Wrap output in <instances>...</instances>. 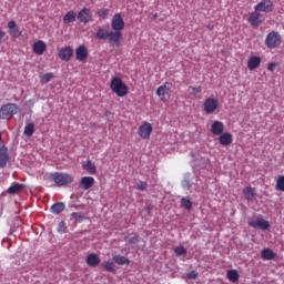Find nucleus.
<instances>
[{
    "mask_svg": "<svg viewBox=\"0 0 284 284\" xmlns=\"http://www.w3.org/2000/svg\"><path fill=\"white\" fill-rule=\"evenodd\" d=\"M0 141H1V132H0Z\"/></svg>",
    "mask_w": 284,
    "mask_h": 284,
    "instance_id": "nucleus-50",
    "label": "nucleus"
},
{
    "mask_svg": "<svg viewBox=\"0 0 284 284\" xmlns=\"http://www.w3.org/2000/svg\"><path fill=\"white\" fill-rule=\"evenodd\" d=\"M155 94L159 97L162 103H168V101L172 99V83L165 82L164 84L160 85Z\"/></svg>",
    "mask_w": 284,
    "mask_h": 284,
    "instance_id": "nucleus-5",
    "label": "nucleus"
},
{
    "mask_svg": "<svg viewBox=\"0 0 284 284\" xmlns=\"http://www.w3.org/2000/svg\"><path fill=\"white\" fill-rule=\"evenodd\" d=\"M73 54L74 50L72 49V47H64L59 51V58L61 59V61H70Z\"/></svg>",
    "mask_w": 284,
    "mask_h": 284,
    "instance_id": "nucleus-15",
    "label": "nucleus"
},
{
    "mask_svg": "<svg viewBox=\"0 0 284 284\" xmlns=\"http://www.w3.org/2000/svg\"><path fill=\"white\" fill-rule=\"evenodd\" d=\"M111 28L113 31L121 32L125 29V21L123 20V16L121 13H115L111 20Z\"/></svg>",
    "mask_w": 284,
    "mask_h": 284,
    "instance_id": "nucleus-8",
    "label": "nucleus"
},
{
    "mask_svg": "<svg viewBox=\"0 0 284 284\" xmlns=\"http://www.w3.org/2000/svg\"><path fill=\"white\" fill-rule=\"evenodd\" d=\"M71 219H75V221H83V215L81 213L73 212L71 213Z\"/></svg>",
    "mask_w": 284,
    "mask_h": 284,
    "instance_id": "nucleus-44",
    "label": "nucleus"
},
{
    "mask_svg": "<svg viewBox=\"0 0 284 284\" xmlns=\"http://www.w3.org/2000/svg\"><path fill=\"white\" fill-rule=\"evenodd\" d=\"M124 241H128V243L134 245L141 241V237L139 235H134L133 237H124Z\"/></svg>",
    "mask_w": 284,
    "mask_h": 284,
    "instance_id": "nucleus-40",
    "label": "nucleus"
},
{
    "mask_svg": "<svg viewBox=\"0 0 284 284\" xmlns=\"http://www.w3.org/2000/svg\"><path fill=\"white\" fill-rule=\"evenodd\" d=\"M6 37V32L0 29V43H3V38Z\"/></svg>",
    "mask_w": 284,
    "mask_h": 284,
    "instance_id": "nucleus-47",
    "label": "nucleus"
},
{
    "mask_svg": "<svg viewBox=\"0 0 284 284\" xmlns=\"http://www.w3.org/2000/svg\"><path fill=\"white\" fill-rule=\"evenodd\" d=\"M226 278H229V281H231V283H237L239 282V271H236V270L227 271Z\"/></svg>",
    "mask_w": 284,
    "mask_h": 284,
    "instance_id": "nucleus-31",
    "label": "nucleus"
},
{
    "mask_svg": "<svg viewBox=\"0 0 284 284\" xmlns=\"http://www.w3.org/2000/svg\"><path fill=\"white\" fill-rule=\"evenodd\" d=\"M114 263L118 265H130V258L123 256V255H115L113 256Z\"/></svg>",
    "mask_w": 284,
    "mask_h": 284,
    "instance_id": "nucleus-32",
    "label": "nucleus"
},
{
    "mask_svg": "<svg viewBox=\"0 0 284 284\" xmlns=\"http://www.w3.org/2000/svg\"><path fill=\"white\" fill-rule=\"evenodd\" d=\"M8 29L10 37L13 39H19V37H21V30H19L14 20L8 22Z\"/></svg>",
    "mask_w": 284,
    "mask_h": 284,
    "instance_id": "nucleus-17",
    "label": "nucleus"
},
{
    "mask_svg": "<svg viewBox=\"0 0 284 284\" xmlns=\"http://www.w3.org/2000/svg\"><path fill=\"white\" fill-rule=\"evenodd\" d=\"M32 134H34V123L30 122L24 128V135L32 136Z\"/></svg>",
    "mask_w": 284,
    "mask_h": 284,
    "instance_id": "nucleus-34",
    "label": "nucleus"
},
{
    "mask_svg": "<svg viewBox=\"0 0 284 284\" xmlns=\"http://www.w3.org/2000/svg\"><path fill=\"white\" fill-rule=\"evenodd\" d=\"M264 43L268 50H276L283 43V36L278 31H271L266 34Z\"/></svg>",
    "mask_w": 284,
    "mask_h": 284,
    "instance_id": "nucleus-2",
    "label": "nucleus"
},
{
    "mask_svg": "<svg viewBox=\"0 0 284 284\" xmlns=\"http://www.w3.org/2000/svg\"><path fill=\"white\" fill-rule=\"evenodd\" d=\"M275 190H277V192H284V175L276 178Z\"/></svg>",
    "mask_w": 284,
    "mask_h": 284,
    "instance_id": "nucleus-33",
    "label": "nucleus"
},
{
    "mask_svg": "<svg viewBox=\"0 0 284 284\" xmlns=\"http://www.w3.org/2000/svg\"><path fill=\"white\" fill-rule=\"evenodd\" d=\"M88 48L85 47V44H81L75 50V59L78 61H85L88 59Z\"/></svg>",
    "mask_w": 284,
    "mask_h": 284,
    "instance_id": "nucleus-20",
    "label": "nucleus"
},
{
    "mask_svg": "<svg viewBox=\"0 0 284 284\" xmlns=\"http://www.w3.org/2000/svg\"><path fill=\"white\" fill-rule=\"evenodd\" d=\"M242 192L246 201H254V199L256 197V191L252 186L244 187Z\"/></svg>",
    "mask_w": 284,
    "mask_h": 284,
    "instance_id": "nucleus-27",
    "label": "nucleus"
},
{
    "mask_svg": "<svg viewBox=\"0 0 284 284\" xmlns=\"http://www.w3.org/2000/svg\"><path fill=\"white\" fill-rule=\"evenodd\" d=\"M85 263L89 267H99L101 265V257L95 253H91L87 256Z\"/></svg>",
    "mask_w": 284,
    "mask_h": 284,
    "instance_id": "nucleus-16",
    "label": "nucleus"
},
{
    "mask_svg": "<svg viewBox=\"0 0 284 284\" xmlns=\"http://www.w3.org/2000/svg\"><path fill=\"white\" fill-rule=\"evenodd\" d=\"M110 36V31H108V29L101 27L98 29L95 37L100 40L105 41L108 39V37Z\"/></svg>",
    "mask_w": 284,
    "mask_h": 284,
    "instance_id": "nucleus-30",
    "label": "nucleus"
},
{
    "mask_svg": "<svg viewBox=\"0 0 284 284\" xmlns=\"http://www.w3.org/2000/svg\"><path fill=\"white\" fill-rule=\"evenodd\" d=\"M106 39H109L110 45H115L119 48V47H121V43L123 41V32L110 31L109 37Z\"/></svg>",
    "mask_w": 284,
    "mask_h": 284,
    "instance_id": "nucleus-10",
    "label": "nucleus"
},
{
    "mask_svg": "<svg viewBox=\"0 0 284 284\" xmlns=\"http://www.w3.org/2000/svg\"><path fill=\"white\" fill-rule=\"evenodd\" d=\"M110 14V9H99L98 10V17L101 19H105Z\"/></svg>",
    "mask_w": 284,
    "mask_h": 284,
    "instance_id": "nucleus-39",
    "label": "nucleus"
},
{
    "mask_svg": "<svg viewBox=\"0 0 284 284\" xmlns=\"http://www.w3.org/2000/svg\"><path fill=\"white\" fill-rule=\"evenodd\" d=\"M103 267L105 272H116V265H114V262H104Z\"/></svg>",
    "mask_w": 284,
    "mask_h": 284,
    "instance_id": "nucleus-35",
    "label": "nucleus"
},
{
    "mask_svg": "<svg viewBox=\"0 0 284 284\" xmlns=\"http://www.w3.org/2000/svg\"><path fill=\"white\" fill-rule=\"evenodd\" d=\"M80 185L81 187H83V190H90V187L94 185V178L92 176L82 178L80 181Z\"/></svg>",
    "mask_w": 284,
    "mask_h": 284,
    "instance_id": "nucleus-25",
    "label": "nucleus"
},
{
    "mask_svg": "<svg viewBox=\"0 0 284 284\" xmlns=\"http://www.w3.org/2000/svg\"><path fill=\"white\" fill-rule=\"evenodd\" d=\"M254 10L260 13L265 12L266 14H270V12L274 10V2H272V0H262L254 7Z\"/></svg>",
    "mask_w": 284,
    "mask_h": 284,
    "instance_id": "nucleus-9",
    "label": "nucleus"
},
{
    "mask_svg": "<svg viewBox=\"0 0 284 284\" xmlns=\"http://www.w3.org/2000/svg\"><path fill=\"white\" fill-rule=\"evenodd\" d=\"M247 21L253 28H258V26L265 21V16L260 11L254 10V12L248 14Z\"/></svg>",
    "mask_w": 284,
    "mask_h": 284,
    "instance_id": "nucleus-6",
    "label": "nucleus"
},
{
    "mask_svg": "<svg viewBox=\"0 0 284 284\" xmlns=\"http://www.w3.org/2000/svg\"><path fill=\"white\" fill-rule=\"evenodd\" d=\"M48 45L43 42V40H38L36 43H33L32 52L34 54H38V57H41L43 52H45Z\"/></svg>",
    "mask_w": 284,
    "mask_h": 284,
    "instance_id": "nucleus-19",
    "label": "nucleus"
},
{
    "mask_svg": "<svg viewBox=\"0 0 284 284\" xmlns=\"http://www.w3.org/2000/svg\"><path fill=\"white\" fill-rule=\"evenodd\" d=\"M159 18V13H150V19H152L153 21L156 20Z\"/></svg>",
    "mask_w": 284,
    "mask_h": 284,
    "instance_id": "nucleus-48",
    "label": "nucleus"
},
{
    "mask_svg": "<svg viewBox=\"0 0 284 284\" xmlns=\"http://www.w3.org/2000/svg\"><path fill=\"white\" fill-rule=\"evenodd\" d=\"M187 277L192 278V281H196V278H199V273L196 271H191L187 273Z\"/></svg>",
    "mask_w": 284,
    "mask_h": 284,
    "instance_id": "nucleus-42",
    "label": "nucleus"
},
{
    "mask_svg": "<svg viewBox=\"0 0 284 284\" xmlns=\"http://www.w3.org/2000/svg\"><path fill=\"white\" fill-rule=\"evenodd\" d=\"M203 110L205 114H214L219 110V100L215 98H209L204 101Z\"/></svg>",
    "mask_w": 284,
    "mask_h": 284,
    "instance_id": "nucleus-7",
    "label": "nucleus"
},
{
    "mask_svg": "<svg viewBox=\"0 0 284 284\" xmlns=\"http://www.w3.org/2000/svg\"><path fill=\"white\" fill-rule=\"evenodd\" d=\"M146 187H148V182L140 181L138 183V190H141V192L145 191Z\"/></svg>",
    "mask_w": 284,
    "mask_h": 284,
    "instance_id": "nucleus-43",
    "label": "nucleus"
},
{
    "mask_svg": "<svg viewBox=\"0 0 284 284\" xmlns=\"http://www.w3.org/2000/svg\"><path fill=\"white\" fill-rule=\"evenodd\" d=\"M234 141V136L232 133L225 132L222 133L219 138L220 145H223L224 148H227V145H232V142Z\"/></svg>",
    "mask_w": 284,
    "mask_h": 284,
    "instance_id": "nucleus-18",
    "label": "nucleus"
},
{
    "mask_svg": "<svg viewBox=\"0 0 284 284\" xmlns=\"http://www.w3.org/2000/svg\"><path fill=\"white\" fill-rule=\"evenodd\" d=\"M67 230L68 227L65 226V222L62 221L58 224V232L60 234H65Z\"/></svg>",
    "mask_w": 284,
    "mask_h": 284,
    "instance_id": "nucleus-41",
    "label": "nucleus"
},
{
    "mask_svg": "<svg viewBox=\"0 0 284 284\" xmlns=\"http://www.w3.org/2000/svg\"><path fill=\"white\" fill-rule=\"evenodd\" d=\"M174 253L176 254V256H185L187 254V250L183 246H178L174 248Z\"/></svg>",
    "mask_w": 284,
    "mask_h": 284,
    "instance_id": "nucleus-38",
    "label": "nucleus"
},
{
    "mask_svg": "<svg viewBox=\"0 0 284 284\" xmlns=\"http://www.w3.org/2000/svg\"><path fill=\"white\" fill-rule=\"evenodd\" d=\"M260 65H261V57L254 55V57L248 58V61H247V68H248V70L254 71V70H256Z\"/></svg>",
    "mask_w": 284,
    "mask_h": 284,
    "instance_id": "nucleus-22",
    "label": "nucleus"
},
{
    "mask_svg": "<svg viewBox=\"0 0 284 284\" xmlns=\"http://www.w3.org/2000/svg\"><path fill=\"white\" fill-rule=\"evenodd\" d=\"M78 17L77 13L72 10L67 12L63 17V23H74L77 21Z\"/></svg>",
    "mask_w": 284,
    "mask_h": 284,
    "instance_id": "nucleus-29",
    "label": "nucleus"
},
{
    "mask_svg": "<svg viewBox=\"0 0 284 284\" xmlns=\"http://www.w3.org/2000/svg\"><path fill=\"white\" fill-rule=\"evenodd\" d=\"M211 132L214 134V136H221V134L225 132V124H223L222 121H214L211 124Z\"/></svg>",
    "mask_w": 284,
    "mask_h": 284,
    "instance_id": "nucleus-14",
    "label": "nucleus"
},
{
    "mask_svg": "<svg viewBox=\"0 0 284 284\" xmlns=\"http://www.w3.org/2000/svg\"><path fill=\"white\" fill-rule=\"evenodd\" d=\"M250 227H257V230H270V222L267 220H263V217H256L253 221L248 222Z\"/></svg>",
    "mask_w": 284,
    "mask_h": 284,
    "instance_id": "nucleus-11",
    "label": "nucleus"
},
{
    "mask_svg": "<svg viewBox=\"0 0 284 284\" xmlns=\"http://www.w3.org/2000/svg\"><path fill=\"white\" fill-rule=\"evenodd\" d=\"M82 170H85L88 174H97V165L92 163V160H87L85 163L82 164Z\"/></svg>",
    "mask_w": 284,
    "mask_h": 284,
    "instance_id": "nucleus-26",
    "label": "nucleus"
},
{
    "mask_svg": "<svg viewBox=\"0 0 284 284\" xmlns=\"http://www.w3.org/2000/svg\"><path fill=\"white\" fill-rule=\"evenodd\" d=\"M192 92L193 94H201V87H193Z\"/></svg>",
    "mask_w": 284,
    "mask_h": 284,
    "instance_id": "nucleus-46",
    "label": "nucleus"
},
{
    "mask_svg": "<svg viewBox=\"0 0 284 284\" xmlns=\"http://www.w3.org/2000/svg\"><path fill=\"white\" fill-rule=\"evenodd\" d=\"M52 79H54V73L52 72L45 73L41 77V83H50Z\"/></svg>",
    "mask_w": 284,
    "mask_h": 284,
    "instance_id": "nucleus-36",
    "label": "nucleus"
},
{
    "mask_svg": "<svg viewBox=\"0 0 284 284\" xmlns=\"http://www.w3.org/2000/svg\"><path fill=\"white\" fill-rule=\"evenodd\" d=\"M181 205L182 207H184L185 210H192V201H190V199L183 197L181 200Z\"/></svg>",
    "mask_w": 284,
    "mask_h": 284,
    "instance_id": "nucleus-37",
    "label": "nucleus"
},
{
    "mask_svg": "<svg viewBox=\"0 0 284 284\" xmlns=\"http://www.w3.org/2000/svg\"><path fill=\"white\" fill-rule=\"evenodd\" d=\"M77 17L80 23H90L92 21V10L82 8Z\"/></svg>",
    "mask_w": 284,
    "mask_h": 284,
    "instance_id": "nucleus-12",
    "label": "nucleus"
},
{
    "mask_svg": "<svg viewBox=\"0 0 284 284\" xmlns=\"http://www.w3.org/2000/svg\"><path fill=\"white\" fill-rule=\"evenodd\" d=\"M51 179L57 187H65V185H70L74 181L72 174L61 172L51 173Z\"/></svg>",
    "mask_w": 284,
    "mask_h": 284,
    "instance_id": "nucleus-3",
    "label": "nucleus"
},
{
    "mask_svg": "<svg viewBox=\"0 0 284 284\" xmlns=\"http://www.w3.org/2000/svg\"><path fill=\"white\" fill-rule=\"evenodd\" d=\"M8 161H10V155L8 154V148H0V168H6L8 165Z\"/></svg>",
    "mask_w": 284,
    "mask_h": 284,
    "instance_id": "nucleus-21",
    "label": "nucleus"
},
{
    "mask_svg": "<svg viewBox=\"0 0 284 284\" xmlns=\"http://www.w3.org/2000/svg\"><path fill=\"white\" fill-rule=\"evenodd\" d=\"M110 90H112L114 94L120 98L128 97V92H130L128 84H125L123 80L119 77L112 78L110 83Z\"/></svg>",
    "mask_w": 284,
    "mask_h": 284,
    "instance_id": "nucleus-1",
    "label": "nucleus"
},
{
    "mask_svg": "<svg viewBox=\"0 0 284 284\" xmlns=\"http://www.w3.org/2000/svg\"><path fill=\"white\" fill-rule=\"evenodd\" d=\"M14 114H19V105L16 103H7L0 108V119L4 121H10Z\"/></svg>",
    "mask_w": 284,
    "mask_h": 284,
    "instance_id": "nucleus-4",
    "label": "nucleus"
},
{
    "mask_svg": "<svg viewBox=\"0 0 284 284\" xmlns=\"http://www.w3.org/2000/svg\"><path fill=\"white\" fill-rule=\"evenodd\" d=\"M207 29L209 30H214V27L213 26H207Z\"/></svg>",
    "mask_w": 284,
    "mask_h": 284,
    "instance_id": "nucleus-49",
    "label": "nucleus"
},
{
    "mask_svg": "<svg viewBox=\"0 0 284 284\" xmlns=\"http://www.w3.org/2000/svg\"><path fill=\"white\" fill-rule=\"evenodd\" d=\"M65 211V203L63 202H57L54 204L51 205L50 207V212L51 214H61V212Z\"/></svg>",
    "mask_w": 284,
    "mask_h": 284,
    "instance_id": "nucleus-23",
    "label": "nucleus"
},
{
    "mask_svg": "<svg viewBox=\"0 0 284 284\" xmlns=\"http://www.w3.org/2000/svg\"><path fill=\"white\" fill-rule=\"evenodd\" d=\"M261 256L264 261H274L276 258V253L272 248H264L261 252Z\"/></svg>",
    "mask_w": 284,
    "mask_h": 284,
    "instance_id": "nucleus-24",
    "label": "nucleus"
},
{
    "mask_svg": "<svg viewBox=\"0 0 284 284\" xmlns=\"http://www.w3.org/2000/svg\"><path fill=\"white\" fill-rule=\"evenodd\" d=\"M23 187H26V185L14 182L7 190V192H8V194H19V192H21V190H23Z\"/></svg>",
    "mask_w": 284,
    "mask_h": 284,
    "instance_id": "nucleus-28",
    "label": "nucleus"
},
{
    "mask_svg": "<svg viewBox=\"0 0 284 284\" xmlns=\"http://www.w3.org/2000/svg\"><path fill=\"white\" fill-rule=\"evenodd\" d=\"M152 124L149 122H144L138 131L139 136H141V139H150V134H152Z\"/></svg>",
    "mask_w": 284,
    "mask_h": 284,
    "instance_id": "nucleus-13",
    "label": "nucleus"
},
{
    "mask_svg": "<svg viewBox=\"0 0 284 284\" xmlns=\"http://www.w3.org/2000/svg\"><path fill=\"white\" fill-rule=\"evenodd\" d=\"M277 65H278V63H276V62L268 63V65H267L268 72H274V70H276Z\"/></svg>",
    "mask_w": 284,
    "mask_h": 284,
    "instance_id": "nucleus-45",
    "label": "nucleus"
}]
</instances>
